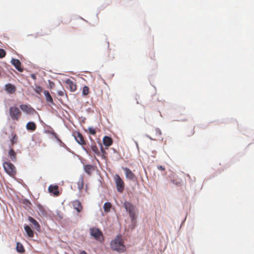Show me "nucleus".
I'll use <instances>...</instances> for the list:
<instances>
[{
	"label": "nucleus",
	"mask_w": 254,
	"mask_h": 254,
	"mask_svg": "<svg viewBox=\"0 0 254 254\" xmlns=\"http://www.w3.org/2000/svg\"><path fill=\"white\" fill-rule=\"evenodd\" d=\"M80 254H88L86 251L82 250L80 252Z\"/></svg>",
	"instance_id": "nucleus-50"
},
{
	"label": "nucleus",
	"mask_w": 254,
	"mask_h": 254,
	"mask_svg": "<svg viewBox=\"0 0 254 254\" xmlns=\"http://www.w3.org/2000/svg\"><path fill=\"white\" fill-rule=\"evenodd\" d=\"M134 142H135V145H136V146L137 148L138 149V144L137 142V141H134Z\"/></svg>",
	"instance_id": "nucleus-53"
},
{
	"label": "nucleus",
	"mask_w": 254,
	"mask_h": 254,
	"mask_svg": "<svg viewBox=\"0 0 254 254\" xmlns=\"http://www.w3.org/2000/svg\"><path fill=\"white\" fill-rule=\"evenodd\" d=\"M187 176L188 177L189 180H190V182H194L195 181V178H193V179L191 178L190 177V175L188 174L187 175Z\"/></svg>",
	"instance_id": "nucleus-41"
},
{
	"label": "nucleus",
	"mask_w": 254,
	"mask_h": 254,
	"mask_svg": "<svg viewBox=\"0 0 254 254\" xmlns=\"http://www.w3.org/2000/svg\"><path fill=\"white\" fill-rule=\"evenodd\" d=\"M35 92L38 94H41L42 91V88L39 85H35V87L34 88Z\"/></svg>",
	"instance_id": "nucleus-29"
},
{
	"label": "nucleus",
	"mask_w": 254,
	"mask_h": 254,
	"mask_svg": "<svg viewBox=\"0 0 254 254\" xmlns=\"http://www.w3.org/2000/svg\"><path fill=\"white\" fill-rule=\"evenodd\" d=\"M59 143V145L64 148H67V146L60 139L59 141H57Z\"/></svg>",
	"instance_id": "nucleus-37"
},
{
	"label": "nucleus",
	"mask_w": 254,
	"mask_h": 254,
	"mask_svg": "<svg viewBox=\"0 0 254 254\" xmlns=\"http://www.w3.org/2000/svg\"><path fill=\"white\" fill-rule=\"evenodd\" d=\"M155 130L156 134H159V135H161L162 134L161 130L158 127H156Z\"/></svg>",
	"instance_id": "nucleus-40"
},
{
	"label": "nucleus",
	"mask_w": 254,
	"mask_h": 254,
	"mask_svg": "<svg viewBox=\"0 0 254 254\" xmlns=\"http://www.w3.org/2000/svg\"><path fill=\"white\" fill-rule=\"evenodd\" d=\"M65 149H66V150L70 152V153H71L72 154H74L75 155V154L74 153V152H73L71 150V149L70 148H69L68 147H67V148H64Z\"/></svg>",
	"instance_id": "nucleus-46"
},
{
	"label": "nucleus",
	"mask_w": 254,
	"mask_h": 254,
	"mask_svg": "<svg viewBox=\"0 0 254 254\" xmlns=\"http://www.w3.org/2000/svg\"><path fill=\"white\" fill-rule=\"evenodd\" d=\"M97 142L100 146V152L101 153V155L100 156H101L102 158L105 159L106 155L107 154V153L105 151L106 149H105V148H103L100 139H98Z\"/></svg>",
	"instance_id": "nucleus-21"
},
{
	"label": "nucleus",
	"mask_w": 254,
	"mask_h": 254,
	"mask_svg": "<svg viewBox=\"0 0 254 254\" xmlns=\"http://www.w3.org/2000/svg\"><path fill=\"white\" fill-rule=\"evenodd\" d=\"M43 93H44V96L45 97L46 101L48 103V105L49 106H51V105L55 106L56 104L54 102L53 98H52V96H51L48 90H44Z\"/></svg>",
	"instance_id": "nucleus-14"
},
{
	"label": "nucleus",
	"mask_w": 254,
	"mask_h": 254,
	"mask_svg": "<svg viewBox=\"0 0 254 254\" xmlns=\"http://www.w3.org/2000/svg\"><path fill=\"white\" fill-rule=\"evenodd\" d=\"M145 136H146L147 137L149 138L150 139H151V140H154V139H153L151 136H149V135H148V134H146V135H145Z\"/></svg>",
	"instance_id": "nucleus-51"
},
{
	"label": "nucleus",
	"mask_w": 254,
	"mask_h": 254,
	"mask_svg": "<svg viewBox=\"0 0 254 254\" xmlns=\"http://www.w3.org/2000/svg\"><path fill=\"white\" fill-rule=\"evenodd\" d=\"M56 213L57 215L59 217L60 219H62L63 218V215L61 213L59 210H56Z\"/></svg>",
	"instance_id": "nucleus-38"
},
{
	"label": "nucleus",
	"mask_w": 254,
	"mask_h": 254,
	"mask_svg": "<svg viewBox=\"0 0 254 254\" xmlns=\"http://www.w3.org/2000/svg\"><path fill=\"white\" fill-rule=\"evenodd\" d=\"M123 170L125 173L126 178L127 179L132 181L134 185L137 184V179L134 173L127 167L123 168Z\"/></svg>",
	"instance_id": "nucleus-4"
},
{
	"label": "nucleus",
	"mask_w": 254,
	"mask_h": 254,
	"mask_svg": "<svg viewBox=\"0 0 254 254\" xmlns=\"http://www.w3.org/2000/svg\"><path fill=\"white\" fill-rule=\"evenodd\" d=\"M48 87L50 88V89H52L54 87V85H55V83L53 81H52V80H48Z\"/></svg>",
	"instance_id": "nucleus-36"
},
{
	"label": "nucleus",
	"mask_w": 254,
	"mask_h": 254,
	"mask_svg": "<svg viewBox=\"0 0 254 254\" xmlns=\"http://www.w3.org/2000/svg\"><path fill=\"white\" fill-rule=\"evenodd\" d=\"M172 182V183H173L174 184H175V185H177V186H179V184H180V183H179V182H178L176 181L175 180H173Z\"/></svg>",
	"instance_id": "nucleus-49"
},
{
	"label": "nucleus",
	"mask_w": 254,
	"mask_h": 254,
	"mask_svg": "<svg viewBox=\"0 0 254 254\" xmlns=\"http://www.w3.org/2000/svg\"><path fill=\"white\" fill-rule=\"evenodd\" d=\"M139 98V95H136L135 96V99L137 100V101H136V103H137V104H139V102H138V100H137V98Z\"/></svg>",
	"instance_id": "nucleus-52"
},
{
	"label": "nucleus",
	"mask_w": 254,
	"mask_h": 254,
	"mask_svg": "<svg viewBox=\"0 0 254 254\" xmlns=\"http://www.w3.org/2000/svg\"><path fill=\"white\" fill-rule=\"evenodd\" d=\"M103 144L105 146V149L110 146L113 143V139L111 136L105 135L103 138Z\"/></svg>",
	"instance_id": "nucleus-15"
},
{
	"label": "nucleus",
	"mask_w": 254,
	"mask_h": 254,
	"mask_svg": "<svg viewBox=\"0 0 254 254\" xmlns=\"http://www.w3.org/2000/svg\"><path fill=\"white\" fill-rule=\"evenodd\" d=\"M89 232L91 236L93 237L96 240H97L98 237L102 234L101 231L99 228H90L89 229Z\"/></svg>",
	"instance_id": "nucleus-9"
},
{
	"label": "nucleus",
	"mask_w": 254,
	"mask_h": 254,
	"mask_svg": "<svg viewBox=\"0 0 254 254\" xmlns=\"http://www.w3.org/2000/svg\"><path fill=\"white\" fill-rule=\"evenodd\" d=\"M19 202L25 205L27 204H31V202H30V201L28 198H22L19 200Z\"/></svg>",
	"instance_id": "nucleus-30"
},
{
	"label": "nucleus",
	"mask_w": 254,
	"mask_h": 254,
	"mask_svg": "<svg viewBox=\"0 0 254 254\" xmlns=\"http://www.w3.org/2000/svg\"><path fill=\"white\" fill-rule=\"evenodd\" d=\"M81 147L83 149V150L87 153L88 154V150H87V149L83 145H81Z\"/></svg>",
	"instance_id": "nucleus-48"
},
{
	"label": "nucleus",
	"mask_w": 254,
	"mask_h": 254,
	"mask_svg": "<svg viewBox=\"0 0 254 254\" xmlns=\"http://www.w3.org/2000/svg\"><path fill=\"white\" fill-rule=\"evenodd\" d=\"M19 108L22 111L26 114L31 115L34 113H37L35 110L28 104H21L19 105Z\"/></svg>",
	"instance_id": "nucleus-6"
},
{
	"label": "nucleus",
	"mask_w": 254,
	"mask_h": 254,
	"mask_svg": "<svg viewBox=\"0 0 254 254\" xmlns=\"http://www.w3.org/2000/svg\"><path fill=\"white\" fill-rule=\"evenodd\" d=\"M77 183L84 184V179L83 176L81 175L80 176Z\"/></svg>",
	"instance_id": "nucleus-39"
},
{
	"label": "nucleus",
	"mask_w": 254,
	"mask_h": 254,
	"mask_svg": "<svg viewBox=\"0 0 254 254\" xmlns=\"http://www.w3.org/2000/svg\"><path fill=\"white\" fill-rule=\"evenodd\" d=\"M89 88L88 86L84 85L82 88V96H85L89 94Z\"/></svg>",
	"instance_id": "nucleus-28"
},
{
	"label": "nucleus",
	"mask_w": 254,
	"mask_h": 254,
	"mask_svg": "<svg viewBox=\"0 0 254 254\" xmlns=\"http://www.w3.org/2000/svg\"><path fill=\"white\" fill-rule=\"evenodd\" d=\"M6 52L2 48H0V59H2L5 56Z\"/></svg>",
	"instance_id": "nucleus-34"
},
{
	"label": "nucleus",
	"mask_w": 254,
	"mask_h": 254,
	"mask_svg": "<svg viewBox=\"0 0 254 254\" xmlns=\"http://www.w3.org/2000/svg\"><path fill=\"white\" fill-rule=\"evenodd\" d=\"M112 150H113V152H114V153H116V152H117V151H116V150L115 149H114V148H112Z\"/></svg>",
	"instance_id": "nucleus-57"
},
{
	"label": "nucleus",
	"mask_w": 254,
	"mask_h": 254,
	"mask_svg": "<svg viewBox=\"0 0 254 254\" xmlns=\"http://www.w3.org/2000/svg\"><path fill=\"white\" fill-rule=\"evenodd\" d=\"M28 220L33 225L35 229L38 232H40L41 231V226L38 222L36 220H35L33 217L30 216H28Z\"/></svg>",
	"instance_id": "nucleus-13"
},
{
	"label": "nucleus",
	"mask_w": 254,
	"mask_h": 254,
	"mask_svg": "<svg viewBox=\"0 0 254 254\" xmlns=\"http://www.w3.org/2000/svg\"><path fill=\"white\" fill-rule=\"evenodd\" d=\"M10 63L19 72H22L23 71L24 68L21 67V63L18 59L12 58Z\"/></svg>",
	"instance_id": "nucleus-8"
},
{
	"label": "nucleus",
	"mask_w": 254,
	"mask_h": 254,
	"mask_svg": "<svg viewBox=\"0 0 254 254\" xmlns=\"http://www.w3.org/2000/svg\"><path fill=\"white\" fill-rule=\"evenodd\" d=\"M16 90L15 86L11 83H8L4 85V90L8 94H12L14 93Z\"/></svg>",
	"instance_id": "nucleus-10"
},
{
	"label": "nucleus",
	"mask_w": 254,
	"mask_h": 254,
	"mask_svg": "<svg viewBox=\"0 0 254 254\" xmlns=\"http://www.w3.org/2000/svg\"><path fill=\"white\" fill-rule=\"evenodd\" d=\"M2 166L4 171L10 176H15L16 174V168L14 165L9 161H4Z\"/></svg>",
	"instance_id": "nucleus-2"
},
{
	"label": "nucleus",
	"mask_w": 254,
	"mask_h": 254,
	"mask_svg": "<svg viewBox=\"0 0 254 254\" xmlns=\"http://www.w3.org/2000/svg\"><path fill=\"white\" fill-rule=\"evenodd\" d=\"M79 18L86 21L84 19H83L82 17H81L80 16L79 17Z\"/></svg>",
	"instance_id": "nucleus-58"
},
{
	"label": "nucleus",
	"mask_w": 254,
	"mask_h": 254,
	"mask_svg": "<svg viewBox=\"0 0 254 254\" xmlns=\"http://www.w3.org/2000/svg\"><path fill=\"white\" fill-rule=\"evenodd\" d=\"M26 128L28 131H34L36 128V124L33 121H29L26 124Z\"/></svg>",
	"instance_id": "nucleus-20"
},
{
	"label": "nucleus",
	"mask_w": 254,
	"mask_h": 254,
	"mask_svg": "<svg viewBox=\"0 0 254 254\" xmlns=\"http://www.w3.org/2000/svg\"><path fill=\"white\" fill-rule=\"evenodd\" d=\"M114 180L116 184L118 192L122 193L125 189V183L120 176L116 174L114 176Z\"/></svg>",
	"instance_id": "nucleus-3"
},
{
	"label": "nucleus",
	"mask_w": 254,
	"mask_h": 254,
	"mask_svg": "<svg viewBox=\"0 0 254 254\" xmlns=\"http://www.w3.org/2000/svg\"><path fill=\"white\" fill-rule=\"evenodd\" d=\"M123 206L128 214L135 212V206L129 201L126 200Z\"/></svg>",
	"instance_id": "nucleus-7"
},
{
	"label": "nucleus",
	"mask_w": 254,
	"mask_h": 254,
	"mask_svg": "<svg viewBox=\"0 0 254 254\" xmlns=\"http://www.w3.org/2000/svg\"><path fill=\"white\" fill-rule=\"evenodd\" d=\"M77 156L79 158V159H80V157L79 155H77Z\"/></svg>",
	"instance_id": "nucleus-59"
},
{
	"label": "nucleus",
	"mask_w": 254,
	"mask_h": 254,
	"mask_svg": "<svg viewBox=\"0 0 254 254\" xmlns=\"http://www.w3.org/2000/svg\"><path fill=\"white\" fill-rule=\"evenodd\" d=\"M84 184L77 183L78 189L79 190H81L83 188Z\"/></svg>",
	"instance_id": "nucleus-44"
},
{
	"label": "nucleus",
	"mask_w": 254,
	"mask_h": 254,
	"mask_svg": "<svg viewBox=\"0 0 254 254\" xmlns=\"http://www.w3.org/2000/svg\"><path fill=\"white\" fill-rule=\"evenodd\" d=\"M8 155L10 157L12 162H15L16 161V152L12 148L10 147L9 150L8 152Z\"/></svg>",
	"instance_id": "nucleus-22"
},
{
	"label": "nucleus",
	"mask_w": 254,
	"mask_h": 254,
	"mask_svg": "<svg viewBox=\"0 0 254 254\" xmlns=\"http://www.w3.org/2000/svg\"><path fill=\"white\" fill-rule=\"evenodd\" d=\"M31 205H32V204H27L25 205L24 207L25 209L29 210V209H31Z\"/></svg>",
	"instance_id": "nucleus-42"
},
{
	"label": "nucleus",
	"mask_w": 254,
	"mask_h": 254,
	"mask_svg": "<svg viewBox=\"0 0 254 254\" xmlns=\"http://www.w3.org/2000/svg\"><path fill=\"white\" fill-rule=\"evenodd\" d=\"M57 94L59 96H64V93L63 91L62 90H59L57 91Z\"/></svg>",
	"instance_id": "nucleus-43"
},
{
	"label": "nucleus",
	"mask_w": 254,
	"mask_h": 254,
	"mask_svg": "<svg viewBox=\"0 0 254 254\" xmlns=\"http://www.w3.org/2000/svg\"><path fill=\"white\" fill-rule=\"evenodd\" d=\"M45 132L51 134L56 139L57 141L60 140V138L59 137L58 135L52 127H50V129L46 130Z\"/></svg>",
	"instance_id": "nucleus-24"
},
{
	"label": "nucleus",
	"mask_w": 254,
	"mask_h": 254,
	"mask_svg": "<svg viewBox=\"0 0 254 254\" xmlns=\"http://www.w3.org/2000/svg\"><path fill=\"white\" fill-rule=\"evenodd\" d=\"M129 216L130 218L131 222H136V217L135 216V212L129 213Z\"/></svg>",
	"instance_id": "nucleus-31"
},
{
	"label": "nucleus",
	"mask_w": 254,
	"mask_h": 254,
	"mask_svg": "<svg viewBox=\"0 0 254 254\" xmlns=\"http://www.w3.org/2000/svg\"><path fill=\"white\" fill-rule=\"evenodd\" d=\"M90 148L96 155L97 156L101 155V153L95 144H91L90 145Z\"/></svg>",
	"instance_id": "nucleus-27"
},
{
	"label": "nucleus",
	"mask_w": 254,
	"mask_h": 254,
	"mask_svg": "<svg viewBox=\"0 0 254 254\" xmlns=\"http://www.w3.org/2000/svg\"><path fill=\"white\" fill-rule=\"evenodd\" d=\"M107 48L108 49L109 48V42H107Z\"/></svg>",
	"instance_id": "nucleus-56"
},
{
	"label": "nucleus",
	"mask_w": 254,
	"mask_h": 254,
	"mask_svg": "<svg viewBox=\"0 0 254 254\" xmlns=\"http://www.w3.org/2000/svg\"><path fill=\"white\" fill-rule=\"evenodd\" d=\"M65 82L69 85V89L71 92H75L76 90L77 86L76 83H74L69 78L66 79Z\"/></svg>",
	"instance_id": "nucleus-17"
},
{
	"label": "nucleus",
	"mask_w": 254,
	"mask_h": 254,
	"mask_svg": "<svg viewBox=\"0 0 254 254\" xmlns=\"http://www.w3.org/2000/svg\"><path fill=\"white\" fill-rule=\"evenodd\" d=\"M83 169L86 174L90 175L93 169V166L91 164H87L83 166Z\"/></svg>",
	"instance_id": "nucleus-25"
},
{
	"label": "nucleus",
	"mask_w": 254,
	"mask_h": 254,
	"mask_svg": "<svg viewBox=\"0 0 254 254\" xmlns=\"http://www.w3.org/2000/svg\"><path fill=\"white\" fill-rule=\"evenodd\" d=\"M48 191L55 196L59 195L58 187L57 185H50L48 187Z\"/></svg>",
	"instance_id": "nucleus-16"
},
{
	"label": "nucleus",
	"mask_w": 254,
	"mask_h": 254,
	"mask_svg": "<svg viewBox=\"0 0 254 254\" xmlns=\"http://www.w3.org/2000/svg\"><path fill=\"white\" fill-rule=\"evenodd\" d=\"M88 130L89 133L91 135H95L96 133V129L93 127H89Z\"/></svg>",
	"instance_id": "nucleus-32"
},
{
	"label": "nucleus",
	"mask_w": 254,
	"mask_h": 254,
	"mask_svg": "<svg viewBox=\"0 0 254 254\" xmlns=\"http://www.w3.org/2000/svg\"><path fill=\"white\" fill-rule=\"evenodd\" d=\"M31 77L34 79V80H35L36 79V75L34 73H32L30 75Z\"/></svg>",
	"instance_id": "nucleus-47"
},
{
	"label": "nucleus",
	"mask_w": 254,
	"mask_h": 254,
	"mask_svg": "<svg viewBox=\"0 0 254 254\" xmlns=\"http://www.w3.org/2000/svg\"><path fill=\"white\" fill-rule=\"evenodd\" d=\"M23 227L27 236L29 238H33L34 236V231L33 230L31 225L25 224L23 225Z\"/></svg>",
	"instance_id": "nucleus-12"
},
{
	"label": "nucleus",
	"mask_w": 254,
	"mask_h": 254,
	"mask_svg": "<svg viewBox=\"0 0 254 254\" xmlns=\"http://www.w3.org/2000/svg\"><path fill=\"white\" fill-rule=\"evenodd\" d=\"M89 139L92 142L94 141L93 139L92 138V137L91 136H89Z\"/></svg>",
	"instance_id": "nucleus-54"
},
{
	"label": "nucleus",
	"mask_w": 254,
	"mask_h": 254,
	"mask_svg": "<svg viewBox=\"0 0 254 254\" xmlns=\"http://www.w3.org/2000/svg\"><path fill=\"white\" fill-rule=\"evenodd\" d=\"M72 205L74 209L76 210L77 212H80L82 210V206L81 203L77 199L73 201Z\"/></svg>",
	"instance_id": "nucleus-19"
},
{
	"label": "nucleus",
	"mask_w": 254,
	"mask_h": 254,
	"mask_svg": "<svg viewBox=\"0 0 254 254\" xmlns=\"http://www.w3.org/2000/svg\"><path fill=\"white\" fill-rule=\"evenodd\" d=\"M120 234L117 235L110 243L111 249L116 251L118 253H123L126 251V247L124 242L120 238Z\"/></svg>",
	"instance_id": "nucleus-1"
},
{
	"label": "nucleus",
	"mask_w": 254,
	"mask_h": 254,
	"mask_svg": "<svg viewBox=\"0 0 254 254\" xmlns=\"http://www.w3.org/2000/svg\"><path fill=\"white\" fill-rule=\"evenodd\" d=\"M72 135L74 137L75 141L79 145H82L83 144V141L82 139V134L79 131H77V135H76L74 133H72Z\"/></svg>",
	"instance_id": "nucleus-18"
},
{
	"label": "nucleus",
	"mask_w": 254,
	"mask_h": 254,
	"mask_svg": "<svg viewBox=\"0 0 254 254\" xmlns=\"http://www.w3.org/2000/svg\"><path fill=\"white\" fill-rule=\"evenodd\" d=\"M15 249L16 252L20 254H23L25 251L23 245L19 242L16 243Z\"/></svg>",
	"instance_id": "nucleus-23"
},
{
	"label": "nucleus",
	"mask_w": 254,
	"mask_h": 254,
	"mask_svg": "<svg viewBox=\"0 0 254 254\" xmlns=\"http://www.w3.org/2000/svg\"><path fill=\"white\" fill-rule=\"evenodd\" d=\"M136 226V222H131L130 224L129 225V227L131 230H133V229H134Z\"/></svg>",
	"instance_id": "nucleus-35"
},
{
	"label": "nucleus",
	"mask_w": 254,
	"mask_h": 254,
	"mask_svg": "<svg viewBox=\"0 0 254 254\" xmlns=\"http://www.w3.org/2000/svg\"><path fill=\"white\" fill-rule=\"evenodd\" d=\"M111 205V203L109 201H107L104 203L103 208L104 209L105 212L108 213L110 211Z\"/></svg>",
	"instance_id": "nucleus-26"
},
{
	"label": "nucleus",
	"mask_w": 254,
	"mask_h": 254,
	"mask_svg": "<svg viewBox=\"0 0 254 254\" xmlns=\"http://www.w3.org/2000/svg\"><path fill=\"white\" fill-rule=\"evenodd\" d=\"M186 219H187V215H186V217H185L184 219H183V221H182V224L183 223H184V222L186 221Z\"/></svg>",
	"instance_id": "nucleus-55"
},
{
	"label": "nucleus",
	"mask_w": 254,
	"mask_h": 254,
	"mask_svg": "<svg viewBox=\"0 0 254 254\" xmlns=\"http://www.w3.org/2000/svg\"><path fill=\"white\" fill-rule=\"evenodd\" d=\"M9 115L13 120H18L19 115L21 114V111L16 106H11L9 109Z\"/></svg>",
	"instance_id": "nucleus-5"
},
{
	"label": "nucleus",
	"mask_w": 254,
	"mask_h": 254,
	"mask_svg": "<svg viewBox=\"0 0 254 254\" xmlns=\"http://www.w3.org/2000/svg\"><path fill=\"white\" fill-rule=\"evenodd\" d=\"M11 138H10V141L12 144H15L17 141V136L16 134H11Z\"/></svg>",
	"instance_id": "nucleus-33"
},
{
	"label": "nucleus",
	"mask_w": 254,
	"mask_h": 254,
	"mask_svg": "<svg viewBox=\"0 0 254 254\" xmlns=\"http://www.w3.org/2000/svg\"><path fill=\"white\" fill-rule=\"evenodd\" d=\"M37 211L40 216L46 218L47 219L49 217L47 212L45 210L44 207L41 204L37 205Z\"/></svg>",
	"instance_id": "nucleus-11"
},
{
	"label": "nucleus",
	"mask_w": 254,
	"mask_h": 254,
	"mask_svg": "<svg viewBox=\"0 0 254 254\" xmlns=\"http://www.w3.org/2000/svg\"><path fill=\"white\" fill-rule=\"evenodd\" d=\"M157 168L159 170L163 171L165 170V167L162 165H158L157 166Z\"/></svg>",
	"instance_id": "nucleus-45"
}]
</instances>
